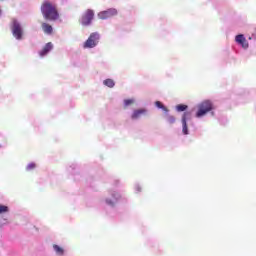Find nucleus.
Listing matches in <instances>:
<instances>
[{"mask_svg": "<svg viewBox=\"0 0 256 256\" xmlns=\"http://www.w3.org/2000/svg\"><path fill=\"white\" fill-rule=\"evenodd\" d=\"M41 13L46 21H57V19H59L57 5L51 3L49 0L43 1L41 5Z\"/></svg>", "mask_w": 256, "mask_h": 256, "instance_id": "nucleus-1", "label": "nucleus"}, {"mask_svg": "<svg viewBox=\"0 0 256 256\" xmlns=\"http://www.w3.org/2000/svg\"><path fill=\"white\" fill-rule=\"evenodd\" d=\"M210 111H213V102L210 100H204L198 105V111L196 112V117H205Z\"/></svg>", "mask_w": 256, "mask_h": 256, "instance_id": "nucleus-2", "label": "nucleus"}, {"mask_svg": "<svg viewBox=\"0 0 256 256\" xmlns=\"http://www.w3.org/2000/svg\"><path fill=\"white\" fill-rule=\"evenodd\" d=\"M210 111H213V102L210 100H204L198 105V111L196 112V117H205Z\"/></svg>", "mask_w": 256, "mask_h": 256, "instance_id": "nucleus-3", "label": "nucleus"}, {"mask_svg": "<svg viewBox=\"0 0 256 256\" xmlns=\"http://www.w3.org/2000/svg\"><path fill=\"white\" fill-rule=\"evenodd\" d=\"M99 39H100L99 33L97 32L91 33L88 39L84 42L83 48L93 49V47H97V45L99 44Z\"/></svg>", "mask_w": 256, "mask_h": 256, "instance_id": "nucleus-4", "label": "nucleus"}, {"mask_svg": "<svg viewBox=\"0 0 256 256\" xmlns=\"http://www.w3.org/2000/svg\"><path fill=\"white\" fill-rule=\"evenodd\" d=\"M12 35L18 41H21V39H23V27L17 20L12 21Z\"/></svg>", "mask_w": 256, "mask_h": 256, "instance_id": "nucleus-5", "label": "nucleus"}, {"mask_svg": "<svg viewBox=\"0 0 256 256\" xmlns=\"http://www.w3.org/2000/svg\"><path fill=\"white\" fill-rule=\"evenodd\" d=\"M95 17V12L91 9L86 10V12L82 15L81 24L87 27L93 18Z\"/></svg>", "mask_w": 256, "mask_h": 256, "instance_id": "nucleus-6", "label": "nucleus"}, {"mask_svg": "<svg viewBox=\"0 0 256 256\" xmlns=\"http://www.w3.org/2000/svg\"><path fill=\"white\" fill-rule=\"evenodd\" d=\"M117 13H118L117 9L110 8V9L99 12L98 17L102 20L110 19V17H115V15H117Z\"/></svg>", "mask_w": 256, "mask_h": 256, "instance_id": "nucleus-7", "label": "nucleus"}, {"mask_svg": "<svg viewBox=\"0 0 256 256\" xmlns=\"http://www.w3.org/2000/svg\"><path fill=\"white\" fill-rule=\"evenodd\" d=\"M191 117V112H184L182 116V133L189 135V129L187 127V120Z\"/></svg>", "mask_w": 256, "mask_h": 256, "instance_id": "nucleus-8", "label": "nucleus"}, {"mask_svg": "<svg viewBox=\"0 0 256 256\" xmlns=\"http://www.w3.org/2000/svg\"><path fill=\"white\" fill-rule=\"evenodd\" d=\"M236 43L241 45L243 49H249V42H247V39H245V36L243 34H239L235 38Z\"/></svg>", "mask_w": 256, "mask_h": 256, "instance_id": "nucleus-9", "label": "nucleus"}, {"mask_svg": "<svg viewBox=\"0 0 256 256\" xmlns=\"http://www.w3.org/2000/svg\"><path fill=\"white\" fill-rule=\"evenodd\" d=\"M143 115H147V109L145 108L136 109L133 111L131 115V119L133 120L140 119V117H143Z\"/></svg>", "mask_w": 256, "mask_h": 256, "instance_id": "nucleus-10", "label": "nucleus"}, {"mask_svg": "<svg viewBox=\"0 0 256 256\" xmlns=\"http://www.w3.org/2000/svg\"><path fill=\"white\" fill-rule=\"evenodd\" d=\"M42 30L46 35H52L53 34V26H51L49 23L43 22L41 24Z\"/></svg>", "mask_w": 256, "mask_h": 256, "instance_id": "nucleus-11", "label": "nucleus"}, {"mask_svg": "<svg viewBox=\"0 0 256 256\" xmlns=\"http://www.w3.org/2000/svg\"><path fill=\"white\" fill-rule=\"evenodd\" d=\"M51 49H53V43L48 42L43 49L40 51V57H45V55H47V53H49V51H51Z\"/></svg>", "mask_w": 256, "mask_h": 256, "instance_id": "nucleus-12", "label": "nucleus"}, {"mask_svg": "<svg viewBox=\"0 0 256 256\" xmlns=\"http://www.w3.org/2000/svg\"><path fill=\"white\" fill-rule=\"evenodd\" d=\"M155 106L158 109H162V111H165V113H169V109H167V107H165V105H163V103H161V101H156Z\"/></svg>", "mask_w": 256, "mask_h": 256, "instance_id": "nucleus-13", "label": "nucleus"}, {"mask_svg": "<svg viewBox=\"0 0 256 256\" xmlns=\"http://www.w3.org/2000/svg\"><path fill=\"white\" fill-rule=\"evenodd\" d=\"M104 85H106V87L113 88L115 87V81H113V79H106L104 80Z\"/></svg>", "mask_w": 256, "mask_h": 256, "instance_id": "nucleus-14", "label": "nucleus"}, {"mask_svg": "<svg viewBox=\"0 0 256 256\" xmlns=\"http://www.w3.org/2000/svg\"><path fill=\"white\" fill-rule=\"evenodd\" d=\"M54 251L57 253V255H63L64 250L59 245L55 244L53 245Z\"/></svg>", "mask_w": 256, "mask_h": 256, "instance_id": "nucleus-15", "label": "nucleus"}, {"mask_svg": "<svg viewBox=\"0 0 256 256\" xmlns=\"http://www.w3.org/2000/svg\"><path fill=\"white\" fill-rule=\"evenodd\" d=\"M187 108H188L187 105L179 104V105L176 106V111H178V112L187 111Z\"/></svg>", "mask_w": 256, "mask_h": 256, "instance_id": "nucleus-16", "label": "nucleus"}, {"mask_svg": "<svg viewBox=\"0 0 256 256\" xmlns=\"http://www.w3.org/2000/svg\"><path fill=\"white\" fill-rule=\"evenodd\" d=\"M135 103L134 99H126L124 100V107H129V105H133Z\"/></svg>", "mask_w": 256, "mask_h": 256, "instance_id": "nucleus-17", "label": "nucleus"}, {"mask_svg": "<svg viewBox=\"0 0 256 256\" xmlns=\"http://www.w3.org/2000/svg\"><path fill=\"white\" fill-rule=\"evenodd\" d=\"M9 212V207L5 205H0V215L3 213H8Z\"/></svg>", "mask_w": 256, "mask_h": 256, "instance_id": "nucleus-18", "label": "nucleus"}, {"mask_svg": "<svg viewBox=\"0 0 256 256\" xmlns=\"http://www.w3.org/2000/svg\"><path fill=\"white\" fill-rule=\"evenodd\" d=\"M36 165L35 163H30L27 165L26 169L27 171H33V169H35Z\"/></svg>", "mask_w": 256, "mask_h": 256, "instance_id": "nucleus-19", "label": "nucleus"}, {"mask_svg": "<svg viewBox=\"0 0 256 256\" xmlns=\"http://www.w3.org/2000/svg\"><path fill=\"white\" fill-rule=\"evenodd\" d=\"M167 121H168V123H170V125H173V123H175L174 116H168Z\"/></svg>", "mask_w": 256, "mask_h": 256, "instance_id": "nucleus-20", "label": "nucleus"}, {"mask_svg": "<svg viewBox=\"0 0 256 256\" xmlns=\"http://www.w3.org/2000/svg\"><path fill=\"white\" fill-rule=\"evenodd\" d=\"M137 191H141V187H138V188H137Z\"/></svg>", "mask_w": 256, "mask_h": 256, "instance_id": "nucleus-21", "label": "nucleus"}, {"mask_svg": "<svg viewBox=\"0 0 256 256\" xmlns=\"http://www.w3.org/2000/svg\"><path fill=\"white\" fill-rule=\"evenodd\" d=\"M1 13H2V11H1V9H0V17H1Z\"/></svg>", "mask_w": 256, "mask_h": 256, "instance_id": "nucleus-22", "label": "nucleus"}]
</instances>
